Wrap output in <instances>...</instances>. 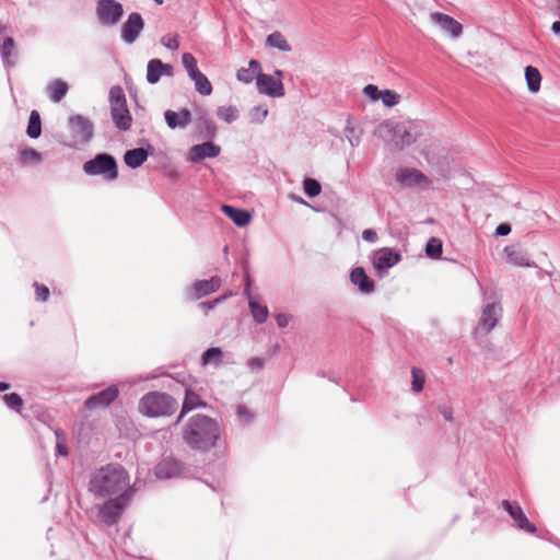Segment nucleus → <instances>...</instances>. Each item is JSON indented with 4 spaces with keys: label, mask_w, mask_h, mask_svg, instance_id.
I'll list each match as a JSON object with an SVG mask.
<instances>
[{
    "label": "nucleus",
    "mask_w": 560,
    "mask_h": 560,
    "mask_svg": "<svg viewBox=\"0 0 560 560\" xmlns=\"http://www.w3.org/2000/svg\"><path fill=\"white\" fill-rule=\"evenodd\" d=\"M144 27V22L140 13L132 12L121 26V38L126 44H132L139 37Z\"/></svg>",
    "instance_id": "9b49d317"
},
{
    "label": "nucleus",
    "mask_w": 560,
    "mask_h": 560,
    "mask_svg": "<svg viewBox=\"0 0 560 560\" xmlns=\"http://www.w3.org/2000/svg\"><path fill=\"white\" fill-rule=\"evenodd\" d=\"M68 84L61 79H56L47 85L49 98L54 103H59L68 92Z\"/></svg>",
    "instance_id": "cd10ccee"
},
{
    "label": "nucleus",
    "mask_w": 560,
    "mask_h": 560,
    "mask_svg": "<svg viewBox=\"0 0 560 560\" xmlns=\"http://www.w3.org/2000/svg\"><path fill=\"white\" fill-rule=\"evenodd\" d=\"M504 253L506 254L508 262L512 265L520 267H532L534 265L527 252L520 245H508L504 248Z\"/></svg>",
    "instance_id": "4be33fe9"
},
{
    "label": "nucleus",
    "mask_w": 560,
    "mask_h": 560,
    "mask_svg": "<svg viewBox=\"0 0 560 560\" xmlns=\"http://www.w3.org/2000/svg\"><path fill=\"white\" fill-rule=\"evenodd\" d=\"M198 127L205 136L208 138H213L217 132V127L214 122L207 116L206 113H202L197 119Z\"/></svg>",
    "instance_id": "f704fd0d"
},
{
    "label": "nucleus",
    "mask_w": 560,
    "mask_h": 560,
    "mask_svg": "<svg viewBox=\"0 0 560 560\" xmlns=\"http://www.w3.org/2000/svg\"><path fill=\"white\" fill-rule=\"evenodd\" d=\"M350 281L363 294H371L375 291V282L366 275L362 267H355L351 270Z\"/></svg>",
    "instance_id": "6ab92c4d"
},
{
    "label": "nucleus",
    "mask_w": 560,
    "mask_h": 560,
    "mask_svg": "<svg viewBox=\"0 0 560 560\" xmlns=\"http://www.w3.org/2000/svg\"><path fill=\"white\" fill-rule=\"evenodd\" d=\"M183 440L198 452H208L215 446L221 430L218 422L206 415L191 416L183 427Z\"/></svg>",
    "instance_id": "f03ea898"
},
{
    "label": "nucleus",
    "mask_w": 560,
    "mask_h": 560,
    "mask_svg": "<svg viewBox=\"0 0 560 560\" xmlns=\"http://www.w3.org/2000/svg\"><path fill=\"white\" fill-rule=\"evenodd\" d=\"M266 46L270 48H277L285 52L291 51L292 49L283 34L279 31H276L267 36Z\"/></svg>",
    "instance_id": "c85d7f7f"
},
{
    "label": "nucleus",
    "mask_w": 560,
    "mask_h": 560,
    "mask_svg": "<svg viewBox=\"0 0 560 560\" xmlns=\"http://www.w3.org/2000/svg\"><path fill=\"white\" fill-rule=\"evenodd\" d=\"M110 116L115 127L121 131L130 129L132 116L127 106L122 88L115 85L109 90Z\"/></svg>",
    "instance_id": "20e7f679"
},
{
    "label": "nucleus",
    "mask_w": 560,
    "mask_h": 560,
    "mask_svg": "<svg viewBox=\"0 0 560 560\" xmlns=\"http://www.w3.org/2000/svg\"><path fill=\"white\" fill-rule=\"evenodd\" d=\"M236 78L243 83H250L254 80V72L252 69L241 68L236 72Z\"/></svg>",
    "instance_id": "49530a36"
},
{
    "label": "nucleus",
    "mask_w": 560,
    "mask_h": 560,
    "mask_svg": "<svg viewBox=\"0 0 560 560\" xmlns=\"http://www.w3.org/2000/svg\"><path fill=\"white\" fill-rule=\"evenodd\" d=\"M441 412H442V415H443L445 420H447V421H452L453 420L452 411L448 408L444 407L443 409H441Z\"/></svg>",
    "instance_id": "e2e57ef3"
},
{
    "label": "nucleus",
    "mask_w": 560,
    "mask_h": 560,
    "mask_svg": "<svg viewBox=\"0 0 560 560\" xmlns=\"http://www.w3.org/2000/svg\"><path fill=\"white\" fill-rule=\"evenodd\" d=\"M223 352L220 348L212 347L207 349L201 355L202 365H214L218 366L222 363Z\"/></svg>",
    "instance_id": "473e14b6"
},
{
    "label": "nucleus",
    "mask_w": 560,
    "mask_h": 560,
    "mask_svg": "<svg viewBox=\"0 0 560 560\" xmlns=\"http://www.w3.org/2000/svg\"><path fill=\"white\" fill-rule=\"evenodd\" d=\"M551 30L556 35H560V21H556L551 25Z\"/></svg>",
    "instance_id": "69168bd1"
},
{
    "label": "nucleus",
    "mask_w": 560,
    "mask_h": 560,
    "mask_svg": "<svg viewBox=\"0 0 560 560\" xmlns=\"http://www.w3.org/2000/svg\"><path fill=\"white\" fill-rule=\"evenodd\" d=\"M221 148L211 141H206L201 144H196L189 150V160L191 162H199L206 158H215L220 154Z\"/></svg>",
    "instance_id": "aec40b11"
},
{
    "label": "nucleus",
    "mask_w": 560,
    "mask_h": 560,
    "mask_svg": "<svg viewBox=\"0 0 560 560\" xmlns=\"http://www.w3.org/2000/svg\"><path fill=\"white\" fill-rule=\"evenodd\" d=\"M503 509L510 514V516L514 520L515 525L527 533L535 534L536 526L530 523L527 516L524 514L522 508L517 504H512L508 500L502 501Z\"/></svg>",
    "instance_id": "2eb2a0df"
},
{
    "label": "nucleus",
    "mask_w": 560,
    "mask_h": 560,
    "mask_svg": "<svg viewBox=\"0 0 560 560\" xmlns=\"http://www.w3.org/2000/svg\"><path fill=\"white\" fill-rule=\"evenodd\" d=\"M264 359L261 358H252L248 360V366L252 369V370H260L262 366H264Z\"/></svg>",
    "instance_id": "bf43d9fd"
},
{
    "label": "nucleus",
    "mask_w": 560,
    "mask_h": 560,
    "mask_svg": "<svg viewBox=\"0 0 560 560\" xmlns=\"http://www.w3.org/2000/svg\"><path fill=\"white\" fill-rule=\"evenodd\" d=\"M303 189L307 197L315 198L320 194L322 186L317 179L307 177L303 180Z\"/></svg>",
    "instance_id": "58836bf2"
},
{
    "label": "nucleus",
    "mask_w": 560,
    "mask_h": 560,
    "mask_svg": "<svg viewBox=\"0 0 560 560\" xmlns=\"http://www.w3.org/2000/svg\"><path fill=\"white\" fill-rule=\"evenodd\" d=\"M375 135L384 141L392 142L399 150L416 142V138L405 122L384 120L377 126Z\"/></svg>",
    "instance_id": "7ed1b4c3"
},
{
    "label": "nucleus",
    "mask_w": 560,
    "mask_h": 560,
    "mask_svg": "<svg viewBox=\"0 0 560 560\" xmlns=\"http://www.w3.org/2000/svg\"><path fill=\"white\" fill-rule=\"evenodd\" d=\"M226 299V295H221L219 298H215L212 301H207L200 303V307L205 308L207 312L214 308L219 303L223 302Z\"/></svg>",
    "instance_id": "864d4df0"
},
{
    "label": "nucleus",
    "mask_w": 560,
    "mask_h": 560,
    "mask_svg": "<svg viewBox=\"0 0 560 560\" xmlns=\"http://www.w3.org/2000/svg\"><path fill=\"white\" fill-rule=\"evenodd\" d=\"M511 233V225L509 223H500L494 232L495 236H505Z\"/></svg>",
    "instance_id": "4d7b16f0"
},
{
    "label": "nucleus",
    "mask_w": 560,
    "mask_h": 560,
    "mask_svg": "<svg viewBox=\"0 0 560 560\" xmlns=\"http://www.w3.org/2000/svg\"><path fill=\"white\" fill-rule=\"evenodd\" d=\"M7 30H8V26H7V25H4V24H2V23L0 22V35H1V34H3V33H5V32H7Z\"/></svg>",
    "instance_id": "774afa93"
},
{
    "label": "nucleus",
    "mask_w": 560,
    "mask_h": 560,
    "mask_svg": "<svg viewBox=\"0 0 560 560\" xmlns=\"http://www.w3.org/2000/svg\"><path fill=\"white\" fill-rule=\"evenodd\" d=\"M345 131L351 147H358L361 140L362 130L351 126L350 122H348Z\"/></svg>",
    "instance_id": "79ce46f5"
},
{
    "label": "nucleus",
    "mask_w": 560,
    "mask_h": 560,
    "mask_svg": "<svg viewBox=\"0 0 560 560\" xmlns=\"http://www.w3.org/2000/svg\"><path fill=\"white\" fill-rule=\"evenodd\" d=\"M502 317V306L498 302L488 303L483 306L478 326L475 328L476 338L487 336L500 322Z\"/></svg>",
    "instance_id": "0eeeda50"
},
{
    "label": "nucleus",
    "mask_w": 560,
    "mask_h": 560,
    "mask_svg": "<svg viewBox=\"0 0 560 560\" xmlns=\"http://www.w3.org/2000/svg\"><path fill=\"white\" fill-rule=\"evenodd\" d=\"M219 118L228 124L233 122L238 117V110L234 106H220L217 110Z\"/></svg>",
    "instance_id": "ea45409f"
},
{
    "label": "nucleus",
    "mask_w": 560,
    "mask_h": 560,
    "mask_svg": "<svg viewBox=\"0 0 560 560\" xmlns=\"http://www.w3.org/2000/svg\"><path fill=\"white\" fill-rule=\"evenodd\" d=\"M176 408V401L171 396L160 392L149 393L140 401V411L149 417L168 416L174 413Z\"/></svg>",
    "instance_id": "39448f33"
},
{
    "label": "nucleus",
    "mask_w": 560,
    "mask_h": 560,
    "mask_svg": "<svg viewBox=\"0 0 560 560\" xmlns=\"http://www.w3.org/2000/svg\"><path fill=\"white\" fill-rule=\"evenodd\" d=\"M162 44L167 49H171V50H176L179 47V43H178L177 36H174V37H163L162 38Z\"/></svg>",
    "instance_id": "5fc2aeb1"
},
{
    "label": "nucleus",
    "mask_w": 560,
    "mask_h": 560,
    "mask_svg": "<svg viewBox=\"0 0 560 560\" xmlns=\"http://www.w3.org/2000/svg\"><path fill=\"white\" fill-rule=\"evenodd\" d=\"M248 69H252L253 72L256 71V70H260V63L257 60L252 59L249 61V68Z\"/></svg>",
    "instance_id": "0e129e2a"
},
{
    "label": "nucleus",
    "mask_w": 560,
    "mask_h": 560,
    "mask_svg": "<svg viewBox=\"0 0 560 560\" xmlns=\"http://www.w3.org/2000/svg\"><path fill=\"white\" fill-rule=\"evenodd\" d=\"M69 126L72 133L80 139L81 142H89L93 138V124L90 119L82 115H73L69 117Z\"/></svg>",
    "instance_id": "f8f14e48"
},
{
    "label": "nucleus",
    "mask_w": 560,
    "mask_h": 560,
    "mask_svg": "<svg viewBox=\"0 0 560 560\" xmlns=\"http://www.w3.org/2000/svg\"><path fill=\"white\" fill-rule=\"evenodd\" d=\"M206 402L200 398V396L195 393V390L191 387H188L186 389L184 404L182 407V411L176 420V424L180 421V419L184 417L185 413L191 411L192 409L205 407Z\"/></svg>",
    "instance_id": "bb28decb"
},
{
    "label": "nucleus",
    "mask_w": 560,
    "mask_h": 560,
    "mask_svg": "<svg viewBox=\"0 0 560 560\" xmlns=\"http://www.w3.org/2000/svg\"><path fill=\"white\" fill-rule=\"evenodd\" d=\"M256 85L260 94L270 97H282L285 94L281 80L270 74L259 72L256 77Z\"/></svg>",
    "instance_id": "9d476101"
},
{
    "label": "nucleus",
    "mask_w": 560,
    "mask_h": 560,
    "mask_svg": "<svg viewBox=\"0 0 560 560\" xmlns=\"http://www.w3.org/2000/svg\"><path fill=\"white\" fill-rule=\"evenodd\" d=\"M155 378H159V376H156ZM160 378H161V385H173L174 382L176 383H182V385H185L184 381H179L175 377H173L171 374H161L160 375Z\"/></svg>",
    "instance_id": "6e6d98bb"
},
{
    "label": "nucleus",
    "mask_w": 560,
    "mask_h": 560,
    "mask_svg": "<svg viewBox=\"0 0 560 560\" xmlns=\"http://www.w3.org/2000/svg\"><path fill=\"white\" fill-rule=\"evenodd\" d=\"M362 237L366 242L374 243L377 241V233L373 229H366L363 231Z\"/></svg>",
    "instance_id": "13d9d810"
},
{
    "label": "nucleus",
    "mask_w": 560,
    "mask_h": 560,
    "mask_svg": "<svg viewBox=\"0 0 560 560\" xmlns=\"http://www.w3.org/2000/svg\"><path fill=\"white\" fill-rule=\"evenodd\" d=\"M190 79L195 82L196 91L201 95L207 96L212 93V85L201 71L190 77Z\"/></svg>",
    "instance_id": "72a5a7b5"
},
{
    "label": "nucleus",
    "mask_w": 560,
    "mask_h": 560,
    "mask_svg": "<svg viewBox=\"0 0 560 560\" xmlns=\"http://www.w3.org/2000/svg\"><path fill=\"white\" fill-rule=\"evenodd\" d=\"M396 179L401 185L408 186V187H415V186H430L431 180L419 170L417 168H409V167H401L396 173Z\"/></svg>",
    "instance_id": "ddd939ff"
},
{
    "label": "nucleus",
    "mask_w": 560,
    "mask_h": 560,
    "mask_svg": "<svg viewBox=\"0 0 560 560\" xmlns=\"http://www.w3.org/2000/svg\"><path fill=\"white\" fill-rule=\"evenodd\" d=\"M275 318L280 328H284L289 324V317L285 314H282V313L276 314Z\"/></svg>",
    "instance_id": "052dcab7"
},
{
    "label": "nucleus",
    "mask_w": 560,
    "mask_h": 560,
    "mask_svg": "<svg viewBox=\"0 0 560 560\" xmlns=\"http://www.w3.org/2000/svg\"><path fill=\"white\" fill-rule=\"evenodd\" d=\"M430 19L434 24L455 38L459 37L463 33L462 24L447 14L435 12L430 15Z\"/></svg>",
    "instance_id": "f3484780"
},
{
    "label": "nucleus",
    "mask_w": 560,
    "mask_h": 560,
    "mask_svg": "<svg viewBox=\"0 0 560 560\" xmlns=\"http://www.w3.org/2000/svg\"><path fill=\"white\" fill-rule=\"evenodd\" d=\"M149 149L153 151V148L149 145ZM152 152H149L148 149L144 148H135L131 150H127L124 154V161L126 165L130 168H138L140 167L148 159V156Z\"/></svg>",
    "instance_id": "5701e85b"
},
{
    "label": "nucleus",
    "mask_w": 560,
    "mask_h": 560,
    "mask_svg": "<svg viewBox=\"0 0 560 560\" xmlns=\"http://www.w3.org/2000/svg\"><path fill=\"white\" fill-rule=\"evenodd\" d=\"M221 278L211 277L208 280H197L194 282V291L196 299H201L210 293L218 291L221 287Z\"/></svg>",
    "instance_id": "b1692460"
},
{
    "label": "nucleus",
    "mask_w": 560,
    "mask_h": 560,
    "mask_svg": "<svg viewBox=\"0 0 560 560\" xmlns=\"http://www.w3.org/2000/svg\"><path fill=\"white\" fill-rule=\"evenodd\" d=\"M183 471V465L173 457L162 459L155 467V475L159 479H171L178 477Z\"/></svg>",
    "instance_id": "dca6fc26"
},
{
    "label": "nucleus",
    "mask_w": 560,
    "mask_h": 560,
    "mask_svg": "<svg viewBox=\"0 0 560 560\" xmlns=\"http://www.w3.org/2000/svg\"><path fill=\"white\" fill-rule=\"evenodd\" d=\"M363 93L372 101H377L382 95V92H380L378 88L373 84H368L363 89Z\"/></svg>",
    "instance_id": "603ef678"
},
{
    "label": "nucleus",
    "mask_w": 560,
    "mask_h": 560,
    "mask_svg": "<svg viewBox=\"0 0 560 560\" xmlns=\"http://www.w3.org/2000/svg\"><path fill=\"white\" fill-rule=\"evenodd\" d=\"M411 373H412L411 385H413V386L424 385V383H425V375H424V372L421 369L412 368Z\"/></svg>",
    "instance_id": "8fccbe9b"
},
{
    "label": "nucleus",
    "mask_w": 560,
    "mask_h": 560,
    "mask_svg": "<svg viewBox=\"0 0 560 560\" xmlns=\"http://www.w3.org/2000/svg\"><path fill=\"white\" fill-rule=\"evenodd\" d=\"M525 80L527 88L532 93H537L540 89L541 74L537 68L527 66L525 68Z\"/></svg>",
    "instance_id": "c756f323"
},
{
    "label": "nucleus",
    "mask_w": 560,
    "mask_h": 560,
    "mask_svg": "<svg viewBox=\"0 0 560 560\" xmlns=\"http://www.w3.org/2000/svg\"><path fill=\"white\" fill-rule=\"evenodd\" d=\"M89 490L96 498H107L121 493L131 494L130 478L119 464H108L97 469L90 479Z\"/></svg>",
    "instance_id": "f257e3e1"
},
{
    "label": "nucleus",
    "mask_w": 560,
    "mask_h": 560,
    "mask_svg": "<svg viewBox=\"0 0 560 560\" xmlns=\"http://www.w3.org/2000/svg\"><path fill=\"white\" fill-rule=\"evenodd\" d=\"M268 115V109L262 106H255L249 112L250 121L261 124Z\"/></svg>",
    "instance_id": "a18cd8bd"
},
{
    "label": "nucleus",
    "mask_w": 560,
    "mask_h": 560,
    "mask_svg": "<svg viewBox=\"0 0 560 560\" xmlns=\"http://www.w3.org/2000/svg\"><path fill=\"white\" fill-rule=\"evenodd\" d=\"M33 285L36 291V300L40 302L47 301L49 296V289L44 284H39L38 282H34Z\"/></svg>",
    "instance_id": "09e8293b"
},
{
    "label": "nucleus",
    "mask_w": 560,
    "mask_h": 560,
    "mask_svg": "<svg viewBox=\"0 0 560 560\" xmlns=\"http://www.w3.org/2000/svg\"><path fill=\"white\" fill-rule=\"evenodd\" d=\"M401 259L400 254L389 247L378 249L373 259L374 268L381 273L397 265Z\"/></svg>",
    "instance_id": "4468645a"
},
{
    "label": "nucleus",
    "mask_w": 560,
    "mask_h": 560,
    "mask_svg": "<svg viewBox=\"0 0 560 560\" xmlns=\"http://www.w3.org/2000/svg\"><path fill=\"white\" fill-rule=\"evenodd\" d=\"M20 162L23 165L35 163L38 164L42 162V154L32 148L23 149L20 152Z\"/></svg>",
    "instance_id": "e433bc0d"
},
{
    "label": "nucleus",
    "mask_w": 560,
    "mask_h": 560,
    "mask_svg": "<svg viewBox=\"0 0 560 560\" xmlns=\"http://www.w3.org/2000/svg\"><path fill=\"white\" fill-rule=\"evenodd\" d=\"M26 135L32 139H37L42 135V120L37 110H32L28 118Z\"/></svg>",
    "instance_id": "7c9ffc66"
},
{
    "label": "nucleus",
    "mask_w": 560,
    "mask_h": 560,
    "mask_svg": "<svg viewBox=\"0 0 560 560\" xmlns=\"http://www.w3.org/2000/svg\"><path fill=\"white\" fill-rule=\"evenodd\" d=\"M162 73L163 75H166V77H172L173 75V66L170 65V63H163L162 62Z\"/></svg>",
    "instance_id": "680f3d73"
},
{
    "label": "nucleus",
    "mask_w": 560,
    "mask_h": 560,
    "mask_svg": "<svg viewBox=\"0 0 560 560\" xmlns=\"http://www.w3.org/2000/svg\"><path fill=\"white\" fill-rule=\"evenodd\" d=\"M118 396L117 387H106L101 393L90 397L85 401V407L90 410L105 408Z\"/></svg>",
    "instance_id": "a211bd4d"
},
{
    "label": "nucleus",
    "mask_w": 560,
    "mask_h": 560,
    "mask_svg": "<svg viewBox=\"0 0 560 560\" xmlns=\"http://www.w3.org/2000/svg\"><path fill=\"white\" fill-rule=\"evenodd\" d=\"M236 415L242 423H248L253 419L252 412L245 406H238L236 409Z\"/></svg>",
    "instance_id": "3c124183"
},
{
    "label": "nucleus",
    "mask_w": 560,
    "mask_h": 560,
    "mask_svg": "<svg viewBox=\"0 0 560 560\" xmlns=\"http://www.w3.org/2000/svg\"><path fill=\"white\" fill-rule=\"evenodd\" d=\"M2 399L9 408L16 411L20 410L23 404L21 396L15 393L5 394L2 396Z\"/></svg>",
    "instance_id": "37998d69"
},
{
    "label": "nucleus",
    "mask_w": 560,
    "mask_h": 560,
    "mask_svg": "<svg viewBox=\"0 0 560 560\" xmlns=\"http://www.w3.org/2000/svg\"><path fill=\"white\" fill-rule=\"evenodd\" d=\"M83 172L89 176H103L107 182L118 178L116 159L109 153H98L83 164Z\"/></svg>",
    "instance_id": "423d86ee"
},
{
    "label": "nucleus",
    "mask_w": 560,
    "mask_h": 560,
    "mask_svg": "<svg viewBox=\"0 0 560 560\" xmlns=\"http://www.w3.org/2000/svg\"><path fill=\"white\" fill-rule=\"evenodd\" d=\"M425 255L432 259L440 258L442 255L441 240L431 237L425 245Z\"/></svg>",
    "instance_id": "4c0bfd02"
},
{
    "label": "nucleus",
    "mask_w": 560,
    "mask_h": 560,
    "mask_svg": "<svg viewBox=\"0 0 560 560\" xmlns=\"http://www.w3.org/2000/svg\"><path fill=\"white\" fill-rule=\"evenodd\" d=\"M182 62L185 67L189 78L192 75H196V73L200 72V70L197 67V60L190 52H184L182 56Z\"/></svg>",
    "instance_id": "a19ab883"
},
{
    "label": "nucleus",
    "mask_w": 560,
    "mask_h": 560,
    "mask_svg": "<svg viewBox=\"0 0 560 560\" xmlns=\"http://www.w3.org/2000/svg\"><path fill=\"white\" fill-rule=\"evenodd\" d=\"M162 61L160 59H151L147 66V81L155 84L160 81L162 73Z\"/></svg>",
    "instance_id": "2f4dec72"
},
{
    "label": "nucleus",
    "mask_w": 560,
    "mask_h": 560,
    "mask_svg": "<svg viewBox=\"0 0 560 560\" xmlns=\"http://www.w3.org/2000/svg\"><path fill=\"white\" fill-rule=\"evenodd\" d=\"M0 55L5 67L12 68L16 65L18 51L12 37H7L0 44Z\"/></svg>",
    "instance_id": "a878e982"
},
{
    "label": "nucleus",
    "mask_w": 560,
    "mask_h": 560,
    "mask_svg": "<svg viewBox=\"0 0 560 560\" xmlns=\"http://www.w3.org/2000/svg\"><path fill=\"white\" fill-rule=\"evenodd\" d=\"M124 15V8L116 0H98L96 3V16L102 25L114 26Z\"/></svg>",
    "instance_id": "1a4fd4ad"
},
{
    "label": "nucleus",
    "mask_w": 560,
    "mask_h": 560,
    "mask_svg": "<svg viewBox=\"0 0 560 560\" xmlns=\"http://www.w3.org/2000/svg\"><path fill=\"white\" fill-rule=\"evenodd\" d=\"M130 494L121 493L98 506V520L107 526L114 525L122 513Z\"/></svg>",
    "instance_id": "6e6552de"
},
{
    "label": "nucleus",
    "mask_w": 560,
    "mask_h": 560,
    "mask_svg": "<svg viewBox=\"0 0 560 560\" xmlns=\"http://www.w3.org/2000/svg\"><path fill=\"white\" fill-rule=\"evenodd\" d=\"M166 125L171 129L186 128L191 122V113L187 108H182L179 112L167 109L164 113Z\"/></svg>",
    "instance_id": "412c9836"
},
{
    "label": "nucleus",
    "mask_w": 560,
    "mask_h": 560,
    "mask_svg": "<svg viewBox=\"0 0 560 560\" xmlns=\"http://www.w3.org/2000/svg\"><path fill=\"white\" fill-rule=\"evenodd\" d=\"M55 434H56V438H57V453L59 455L67 456L68 455V448L65 445V441H66L65 434L61 431H59V430H56Z\"/></svg>",
    "instance_id": "de8ad7c7"
},
{
    "label": "nucleus",
    "mask_w": 560,
    "mask_h": 560,
    "mask_svg": "<svg viewBox=\"0 0 560 560\" xmlns=\"http://www.w3.org/2000/svg\"><path fill=\"white\" fill-rule=\"evenodd\" d=\"M249 308L255 322H257L258 324H262L267 320L269 315L267 306L260 305L258 302L250 300Z\"/></svg>",
    "instance_id": "c9c22d12"
},
{
    "label": "nucleus",
    "mask_w": 560,
    "mask_h": 560,
    "mask_svg": "<svg viewBox=\"0 0 560 560\" xmlns=\"http://www.w3.org/2000/svg\"><path fill=\"white\" fill-rule=\"evenodd\" d=\"M381 97L384 105L387 107H393L397 105L400 101V95L392 90L383 91Z\"/></svg>",
    "instance_id": "c03bdc74"
},
{
    "label": "nucleus",
    "mask_w": 560,
    "mask_h": 560,
    "mask_svg": "<svg viewBox=\"0 0 560 560\" xmlns=\"http://www.w3.org/2000/svg\"><path fill=\"white\" fill-rule=\"evenodd\" d=\"M155 377H156V375H147L145 377L141 376L139 380H133V383L148 382V381L154 380Z\"/></svg>",
    "instance_id": "338daca9"
},
{
    "label": "nucleus",
    "mask_w": 560,
    "mask_h": 560,
    "mask_svg": "<svg viewBox=\"0 0 560 560\" xmlns=\"http://www.w3.org/2000/svg\"><path fill=\"white\" fill-rule=\"evenodd\" d=\"M222 211L238 228L246 226L252 220V214L247 210L238 209L230 205H223Z\"/></svg>",
    "instance_id": "393cba45"
}]
</instances>
